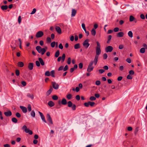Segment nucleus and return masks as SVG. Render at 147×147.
<instances>
[{
  "instance_id": "36",
  "label": "nucleus",
  "mask_w": 147,
  "mask_h": 147,
  "mask_svg": "<svg viewBox=\"0 0 147 147\" xmlns=\"http://www.w3.org/2000/svg\"><path fill=\"white\" fill-rule=\"evenodd\" d=\"M68 104V106L69 107H71L72 105H73L72 102L71 101H69L67 102Z\"/></svg>"
},
{
  "instance_id": "38",
  "label": "nucleus",
  "mask_w": 147,
  "mask_h": 147,
  "mask_svg": "<svg viewBox=\"0 0 147 147\" xmlns=\"http://www.w3.org/2000/svg\"><path fill=\"white\" fill-rule=\"evenodd\" d=\"M45 75L46 76H49L50 75V72L49 71H46L45 73Z\"/></svg>"
},
{
  "instance_id": "34",
  "label": "nucleus",
  "mask_w": 147,
  "mask_h": 147,
  "mask_svg": "<svg viewBox=\"0 0 147 147\" xmlns=\"http://www.w3.org/2000/svg\"><path fill=\"white\" fill-rule=\"evenodd\" d=\"M140 53H143L145 52V48L144 47L141 48L140 50Z\"/></svg>"
},
{
  "instance_id": "40",
  "label": "nucleus",
  "mask_w": 147,
  "mask_h": 147,
  "mask_svg": "<svg viewBox=\"0 0 147 147\" xmlns=\"http://www.w3.org/2000/svg\"><path fill=\"white\" fill-rule=\"evenodd\" d=\"M35 63L37 67H39L40 66V64L39 61H36L35 62Z\"/></svg>"
},
{
  "instance_id": "44",
  "label": "nucleus",
  "mask_w": 147,
  "mask_h": 147,
  "mask_svg": "<svg viewBox=\"0 0 147 147\" xmlns=\"http://www.w3.org/2000/svg\"><path fill=\"white\" fill-rule=\"evenodd\" d=\"M56 44V42L55 41H53L51 43V46L52 47H54L55 46V45Z\"/></svg>"
},
{
  "instance_id": "49",
  "label": "nucleus",
  "mask_w": 147,
  "mask_h": 147,
  "mask_svg": "<svg viewBox=\"0 0 147 147\" xmlns=\"http://www.w3.org/2000/svg\"><path fill=\"white\" fill-rule=\"evenodd\" d=\"M36 9H35V8L33 9L32 10V11L30 13V14H34L36 12Z\"/></svg>"
},
{
  "instance_id": "24",
  "label": "nucleus",
  "mask_w": 147,
  "mask_h": 147,
  "mask_svg": "<svg viewBox=\"0 0 147 147\" xmlns=\"http://www.w3.org/2000/svg\"><path fill=\"white\" fill-rule=\"evenodd\" d=\"M18 65L19 67H22L24 66V64L23 62L20 61L18 62Z\"/></svg>"
},
{
  "instance_id": "14",
  "label": "nucleus",
  "mask_w": 147,
  "mask_h": 147,
  "mask_svg": "<svg viewBox=\"0 0 147 147\" xmlns=\"http://www.w3.org/2000/svg\"><path fill=\"white\" fill-rule=\"evenodd\" d=\"M34 64L33 63H30L28 65V67L29 69L31 70L33 69Z\"/></svg>"
},
{
  "instance_id": "59",
  "label": "nucleus",
  "mask_w": 147,
  "mask_h": 147,
  "mask_svg": "<svg viewBox=\"0 0 147 147\" xmlns=\"http://www.w3.org/2000/svg\"><path fill=\"white\" fill-rule=\"evenodd\" d=\"M141 18L142 19H144L145 18L144 15L143 14H141L140 16Z\"/></svg>"
},
{
  "instance_id": "53",
  "label": "nucleus",
  "mask_w": 147,
  "mask_h": 147,
  "mask_svg": "<svg viewBox=\"0 0 147 147\" xmlns=\"http://www.w3.org/2000/svg\"><path fill=\"white\" fill-rule=\"evenodd\" d=\"M47 42H51V39L50 37H47Z\"/></svg>"
},
{
  "instance_id": "33",
  "label": "nucleus",
  "mask_w": 147,
  "mask_h": 147,
  "mask_svg": "<svg viewBox=\"0 0 147 147\" xmlns=\"http://www.w3.org/2000/svg\"><path fill=\"white\" fill-rule=\"evenodd\" d=\"M11 120L13 122L15 123H17L18 121L17 119L15 117L12 118Z\"/></svg>"
},
{
  "instance_id": "45",
  "label": "nucleus",
  "mask_w": 147,
  "mask_h": 147,
  "mask_svg": "<svg viewBox=\"0 0 147 147\" xmlns=\"http://www.w3.org/2000/svg\"><path fill=\"white\" fill-rule=\"evenodd\" d=\"M16 115L18 118H20L21 117V115L19 113H17L16 114Z\"/></svg>"
},
{
  "instance_id": "25",
  "label": "nucleus",
  "mask_w": 147,
  "mask_h": 147,
  "mask_svg": "<svg viewBox=\"0 0 147 147\" xmlns=\"http://www.w3.org/2000/svg\"><path fill=\"white\" fill-rule=\"evenodd\" d=\"M92 34L94 36L96 35V32L94 28H93L91 32Z\"/></svg>"
},
{
  "instance_id": "21",
  "label": "nucleus",
  "mask_w": 147,
  "mask_h": 147,
  "mask_svg": "<svg viewBox=\"0 0 147 147\" xmlns=\"http://www.w3.org/2000/svg\"><path fill=\"white\" fill-rule=\"evenodd\" d=\"M8 6L7 5H3L1 6V8L3 10H6L8 9Z\"/></svg>"
},
{
  "instance_id": "26",
  "label": "nucleus",
  "mask_w": 147,
  "mask_h": 147,
  "mask_svg": "<svg viewBox=\"0 0 147 147\" xmlns=\"http://www.w3.org/2000/svg\"><path fill=\"white\" fill-rule=\"evenodd\" d=\"M128 36L130 38H132L133 36V33L132 31H129L128 32Z\"/></svg>"
},
{
  "instance_id": "41",
  "label": "nucleus",
  "mask_w": 147,
  "mask_h": 147,
  "mask_svg": "<svg viewBox=\"0 0 147 147\" xmlns=\"http://www.w3.org/2000/svg\"><path fill=\"white\" fill-rule=\"evenodd\" d=\"M96 43L97 46L96 47V48L100 49V46L99 43L97 41L96 42Z\"/></svg>"
},
{
  "instance_id": "51",
  "label": "nucleus",
  "mask_w": 147,
  "mask_h": 147,
  "mask_svg": "<svg viewBox=\"0 0 147 147\" xmlns=\"http://www.w3.org/2000/svg\"><path fill=\"white\" fill-rule=\"evenodd\" d=\"M99 73L100 74H102L105 71V70L103 69H100L98 70Z\"/></svg>"
},
{
  "instance_id": "7",
  "label": "nucleus",
  "mask_w": 147,
  "mask_h": 147,
  "mask_svg": "<svg viewBox=\"0 0 147 147\" xmlns=\"http://www.w3.org/2000/svg\"><path fill=\"white\" fill-rule=\"evenodd\" d=\"M52 84L53 88L56 90L58 89L59 85L55 82H52Z\"/></svg>"
},
{
  "instance_id": "10",
  "label": "nucleus",
  "mask_w": 147,
  "mask_h": 147,
  "mask_svg": "<svg viewBox=\"0 0 147 147\" xmlns=\"http://www.w3.org/2000/svg\"><path fill=\"white\" fill-rule=\"evenodd\" d=\"M40 114L41 118L42 120L44 122L47 123V121L45 119V117L43 114L41 112L39 111L38 112Z\"/></svg>"
},
{
  "instance_id": "46",
  "label": "nucleus",
  "mask_w": 147,
  "mask_h": 147,
  "mask_svg": "<svg viewBox=\"0 0 147 147\" xmlns=\"http://www.w3.org/2000/svg\"><path fill=\"white\" fill-rule=\"evenodd\" d=\"M68 69V66L67 65H66L64 68L63 69V70L64 71H67Z\"/></svg>"
},
{
  "instance_id": "63",
  "label": "nucleus",
  "mask_w": 147,
  "mask_h": 147,
  "mask_svg": "<svg viewBox=\"0 0 147 147\" xmlns=\"http://www.w3.org/2000/svg\"><path fill=\"white\" fill-rule=\"evenodd\" d=\"M76 99L77 100H79L80 99V97L79 95H77L76 96Z\"/></svg>"
},
{
  "instance_id": "2",
  "label": "nucleus",
  "mask_w": 147,
  "mask_h": 147,
  "mask_svg": "<svg viewBox=\"0 0 147 147\" xmlns=\"http://www.w3.org/2000/svg\"><path fill=\"white\" fill-rule=\"evenodd\" d=\"M92 65L93 62L92 61H90L87 69V71L88 72H90L93 70L94 67L92 66Z\"/></svg>"
},
{
  "instance_id": "48",
  "label": "nucleus",
  "mask_w": 147,
  "mask_h": 147,
  "mask_svg": "<svg viewBox=\"0 0 147 147\" xmlns=\"http://www.w3.org/2000/svg\"><path fill=\"white\" fill-rule=\"evenodd\" d=\"M127 79L130 80L132 79V78L130 74H129L127 76Z\"/></svg>"
},
{
  "instance_id": "42",
  "label": "nucleus",
  "mask_w": 147,
  "mask_h": 147,
  "mask_svg": "<svg viewBox=\"0 0 147 147\" xmlns=\"http://www.w3.org/2000/svg\"><path fill=\"white\" fill-rule=\"evenodd\" d=\"M54 74H55V71H54V70H52L51 71V76L53 77H55V76L54 75Z\"/></svg>"
},
{
  "instance_id": "20",
  "label": "nucleus",
  "mask_w": 147,
  "mask_h": 147,
  "mask_svg": "<svg viewBox=\"0 0 147 147\" xmlns=\"http://www.w3.org/2000/svg\"><path fill=\"white\" fill-rule=\"evenodd\" d=\"M61 103L63 105H66L67 102L66 99L65 98H63L61 101Z\"/></svg>"
},
{
  "instance_id": "55",
  "label": "nucleus",
  "mask_w": 147,
  "mask_h": 147,
  "mask_svg": "<svg viewBox=\"0 0 147 147\" xmlns=\"http://www.w3.org/2000/svg\"><path fill=\"white\" fill-rule=\"evenodd\" d=\"M129 74L132 75H133L134 74V71L133 70H131L129 71Z\"/></svg>"
},
{
  "instance_id": "62",
  "label": "nucleus",
  "mask_w": 147,
  "mask_h": 147,
  "mask_svg": "<svg viewBox=\"0 0 147 147\" xmlns=\"http://www.w3.org/2000/svg\"><path fill=\"white\" fill-rule=\"evenodd\" d=\"M21 84L23 86H25L26 84V82L24 81H22Z\"/></svg>"
},
{
  "instance_id": "47",
  "label": "nucleus",
  "mask_w": 147,
  "mask_h": 147,
  "mask_svg": "<svg viewBox=\"0 0 147 147\" xmlns=\"http://www.w3.org/2000/svg\"><path fill=\"white\" fill-rule=\"evenodd\" d=\"M71 62V59L70 57H69L67 61V63L68 64H70Z\"/></svg>"
},
{
  "instance_id": "8",
  "label": "nucleus",
  "mask_w": 147,
  "mask_h": 147,
  "mask_svg": "<svg viewBox=\"0 0 147 147\" xmlns=\"http://www.w3.org/2000/svg\"><path fill=\"white\" fill-rule=\"evenodd\" d=\"M43 35V33L42 31H39L36 34V36L37 38L41 37Z\"/></svg>"
},
{
  "instance_id": "39",
  "label": "nucleus",
  "mask_w": 147,
  "mask_h": 147,
  "mask_svg": "<svg viewBox=\"0 0 147 147\" xmlns=\"http://www.w3.org/2000/svg\"><path fill=\"white\" fill-rule=\"evenodd\" d=\"M58 97L56 95H54L52 96V98L53 100H56L58 99Z\"/></svg>"
},
{
  "instance_id": "30",
  "label": "nucleus",
  "mask_w": 147,
  "mask_h": 147,
  "mask_svg": "<svg viewBox=\"0 0 147 147\" xmlns=\"http://www.w3.org/2000/svg\"><path fill=\"white\" fill-rule=\"evenodd\" d=\"M60 54L59 50H57L55 53V57H59Z\"/></svg>"
},
{
  "instance_id": "19",
  "label": "nucleus",
  "mask_w": 147,
  "mask_h": 147,
  "mask_svg": "<svg viewBox=\"0 0 147 147\" xmlns=\"http://www.w3.org/2000/svg\"><path fill=\"white\" fill-rule=\"evenodd\" d=\"M38 60L40 62V63L42 65H45V63L44 61H43V59L41 58H39L38 59Z\"/></svg>"
},
{
  "instance_id": "29",
  "label": "nucleus",
  "mask_w": 147,
  "mask_h": 147,
  "mask_svg": "<svg viewBox=\"0 0 147 147\" xmlns=\"http://www.w3.org/2000/svg\"><path fill=\"white\" fill-rule=\"evenodd\" d=\"M27 96L28 97H29L31 98L32 99H33L34 98V96L32 94H28L27 95Z\"/></svg>"
},
{
  "instance_id": "64",
  "label": "nucleus",
  "mask_w": 147,
  "mask_h": 147,
  "mask_svg": "<svg viewBox=\"0 0 147 147\" xmlns=\"http://www.w3.org/2000/svg\"><path fill=\"white\" fill-rule=\"evenodd\" d=\"M123 48V46L122 45H119V48L120 49H122Z\"/></svg>"
},
{
  "instance_id": "60",
  "label": "nucleus",
  "mask_w": 147,
  "mask_h": 147,
  "mask_svg": "<svg viewBox=\"0 0 147 147\" xmlns=\"http://www.w3.org/2000/svg\"><path fill=\"white\" fill-rule=\"evenodd\" d=\"M79 67L80 69H82L83 67V64L80 63L79 64Z\"/></svg>"
},
{
  "instance_id": "15",
  "label": "nucleus",
  "mask_w": 147,
  "mask_h": 147,
  "mask_svg": "<svg viewBox=\"0 0 147 147\" xmlns=\"http://www.w3.org/2000/svg\"><path fill=\"white\" fill-rule=\"evenodd\" d=\"M22 129H24L26 133H28L30 130L27 128V127L26 126L24 125L23 126L22 128Z\"/></svg>"
},
{
  "instance_id": "16",
  "label": "nucleus",
  "mask_w": 147,
  "mask_h": 147,
  "mask_svg": "<svg viewBox=\"0 0 147 147\" xmlns=\"http://www.w3.org/2000/svg\"><path fill=\"white\" fill-rule=\"evenodd\" d=\"M53 90V89L52 87H51L50 89H49L46 92V95L47 96H48L52 92V90Z\"/></svg>"
},
{
  "instance_id": "22",
  "label": "nucleus",
  "mask_w": 147,
  "mask_h": 147,
  "mask_svg": "<svg viewBox=\"0 0 147 147\" xmlns=\"http://www.w3.org/2000/svg\"><path fill=\"white\" fill-rule=\"evenodd\" d=\"M124 33L122 32L118 33L117 34V36L118 37H121L123 36Z\"/></svg>"
},
{
  "instance_id": "52",
  "label": "nucleus",
  "mask_w": 147,
  "mask_h": 147,
  "mask_svg": "<svg viewBox=\"0 0 147 147\" xmlns=\"http://www.w3.org/2000/svg\"><path fill=\"white\" fill-rule=\"evenodd\" d=\"M71 107L73 110H75L76 109V106L75 104H73Z\"/></svg>"
},
{
  "instance_id": "1",
  "label": "nucleus",
  "mask_w": 147,
  "mask_h": 147,
  "mask_svg": "<svg viewBox=\"0 0 147 147\" xmlns=\"http://www.w3.org/2000/svg\"><path fill=\"white\" fill-rule=\"evenodd\" d=\"M36 49L39 53H41L42 55H44L46 51L45 48H42L39 46H38L36 47Z\"/></svg>"
},
{
  "instance_id": "23",
  "label": "nucleus",
  "mask_w": 147,
  "mask_h": 147,
  "mask_svg": "<svg viewBox=\"0 0 147 147\" xmlns=\"http://www.w3.org/2000/svg\"><path fill=\"white\" fill-rule=\"evenodd\" d=\"M48 104V105L50 107H52L54 105V103L52 101H49Z\"/></svg>"
},
{
  "instance_id": "5",
  "label": "nucleus",
  "mask_w": 147,
  "mask_h": 147,
  "mask_svg": "<svg viewBox=\"0 0 147 147\" xmlns=\"http://www.w3.org/2000/svg\"><path fill=\"white\" fill-rule=\"evenodd\" d=\"M89 40L87 39L85 40L83 43V45L87 48L89 46L90 44L88 43Z\"/></svg>"
},
{
  "instance_id": "58",
  "label": "nucleus",
  "mask_w": 147,
  "mask_h": 147,
  "mask_svg": "<svg viewBox=\"0 0 147 147\" xmlns=\"http://www.w3.org/2000/svg\"><path fill=\"white\" fill-rule=\"evenodd\" d=\"M126 61L128 63H130L131 62V59L129 58L127 59L126 60Z\"/></svg>"
},
{
  "instance_id": "9",
  "label": "nucleus",
  "mask_w": 147,
  "mask_h": 147,
  "mask_svg": "<svg viewBox=\"0 0 147 147\" xmlns=\"http://www.w3.org/2000/svg\"><path fill=\"white\" fill-rule=\"evenodd\" d=\"M113 50V48L111 46H108L105 48V51L107 52H111Z\"/></svg>"
},
{
  "instance_id": "32",
  "label": "nucleus",
  "mask_w": 147,
  "mask_h": 147,
  "mask_svg": "<svg viewBox=\"0 0 147 147\" xmlns=\"http://www.w3.org/2000/svg\"><path fill=\"white\" fill-rule=\"evenodd\" d=\"M65 55L64 54H63L61 57V61L62 62H63L65 59Z\"/></svg>"
},
{
  "instance_id": "56",
  "label": "nucleus",
  "mask_w": 147,
  "mask_h": 147,
  "mask_svg": "<svg viewBox=\"0 0 147 147\" xmlns=\"http://www.w3.org/2000/svg\"><path fill=\"white\" fill-rule=\"evenodd\" d=\"M100 81L97 80L96 82V84L98 86L100 85Z\"/></svg>"
},
{
  "instance_id": "18",
  "label": "nucleus",
  "mask_w": 147,
  "mask_h": 147,
  "mask_svg": "<svg viewBox=\"0 0 147 147\" xmlns=\"http://www.w3.org/2000/svg\"><path fill=\"white\" fill-rule=\"evenodd\" d=\"M98 59V58L95 57L94 61H92L93 64L94 63L95 65H96L97 63Z\"/></svg>"
},
{
  "instance_id": "12",
  "label": "nucleus",
  "mask_w": 147,
  "mask_h": 147,
  "mask_svg": "<svg viewBox=\"0 0 147 147\" xmlns=\"http://www.w3.org/2000/svg\"><path fill=\"white\" fill-rule=\"evenodd\" d=\"M4 114L7 117L10 116L12 115L11 112L9 110L7 112H5Z\"/></svg>"
},
{
  "instance_id": "50",
  "label": "nucleus",
  "mask_w": 147,
  "mask_h": 147,
  "mask_svg": "<svg viewBox=\"0 0 147 147\" xmlns=\"http://www.w3.org/2000/svg\"><path fill=\"white\" fill-rule=\"evenodd\" d=\"M16 74L17 76H18L20 74L19 71L18 70H16Z\"/></svg>"
},
{
  "instance_id": "3",
  "label": "nucleus",
  "mask_w": 147,
  "mask_h": 147,
  "mask_svg": "<svg viewBox=\"0 0 147 147\" xmlns=\"http://www.w3.org/2000/svg\"><path fill=\"white\" fill-rule=\"evenodd\" d=\"M46 118L48 122L50 124H53V122L52 119L49 114L48 113L47 115Z\"/></svg>"
},
{
  "instance_id": "13",
  "label": "nucleus",
  "mask_w": 147,
  "mask_h": 147,
  "mask_svg": "<svg viewBox=\"0 0 147 147\" xmlns=\"http://www.w3.org/2000/svg\"><path fill=\"white\" fill-rule=\"evenodd\" d=\"M55 30L59 34L61 33V28L58 26H56L55 28Z\"/></svg>"
},
{
  "instance_id": "37",
  "label": "nucleus",
  "mask_w": 147,
  "mask_h": 147,
  "mask_svg": "<svg viewBox=\"0 0 147 147\" xmlns=\"http://www.w3.org/2000/svg\"><path fill=\"white\" fill-rule=\"evenodd\" d=\"M72 96V95L71 94H69L67 95V97L68 100H70Z\"/></svg>"
},
{
  "instance_id": "57",
  "label": "nucleus",
  "mask_w": 147,
  "mask_h": 147,
  "mask_svg": "<svg viewBox=\"0 0 147 147\" xmlns=\"http://www.w3.org/2000/svg\"><path fill=\"white\" fill-rule=\"evenodd\" d=\"M59 49H62L63 48V47L62 44L60 43L59 44Z\"/></svg>"
},
{
  "instance_id": "6",
  "label": "nucleus",
  "mask_w": 147,
  "mask_h": 147,
  "mask_svg": "<svg viewBox=\"0 0 147 147\" xmlns=\"http://www.w3.org/2000/svg\"><path fill=\"white\" fill-rule=\"evenodd\" d=\"M101 53V50L100 49L96 48V55L95 57H98V56Z\"/></svg>"
},
{
  "instance_id": "61",
  "label": "nucleus",
  "mask_w": 147,
  "mask_h": 147,
  "mask_svg": "<svg viewBox=\"0 0 147 147\" xmlns=\"http://www.w3.org/2000/svg\"><path fill=\"white\" fill-rule=\"evenodd\" d=\"M119 30V29L118 28L116 27L114 28V31L115 32H118Z\"/></svg>"
},
{
  "instance_id": "17",
  "label": "nucleus",
  "mask_w": 147,
  "mask_h": 147,
  "mask_svg": "<svg viewBox=\"0 0 147 147\" xmlns=\"http://www.w3.org/2000/svg\"><path fill=\"white\" fill-rule=\"evenodd\" d=\"M76 10L74 9H72V11H71V17H74V16L76 14Z\"/></svg>"
},
{
  "instance_id": "11",
  "label": "nucleus",
  "mask_w": 147,
  "mask_h": 147,
  "mask_svg": "<svg viewBox=\"0 0 147 147\" xmlns=\"http://www.w3.org/2000/svg\"><path fill=\"white\" fill-rule=\"evenodd\" d=\"M20 108L22 110V112L24 113H25L27 112V109L26 107L23 106H20Z\"/></svg>"
},
{
  "instance_id": "54",
  "label": "nucleus",
  "mask_w": 147,
  "mask_h": 147,
  "mask_svg": "<svg viewBox=\"0 0 147 147\" xmlns=\"http://www.w3.org/2000/svg\"><path fill=\"white\" fill-rule=\"evenodd\" d=\"M107 55L106 53H104L103 55V59H107Z\"/></svg>"
},
{
  "instance_id": "43",
  "label": "nucleus",
  "mask_w": 147,
  "mask_h": 147,
  "mask_svg": "<svg viewBox=\"0 0 147 147\" xmlns=\"http://www.w3.org/2000/svg\"><path fill=\"white\" fill-rule=\"evenodd\" d=\"M90 99L92 101L96 99V98L94 96H92L90 97Z\"/></svg>"
},
{
  "instance_id": "28",
  "label": "nucleus",
  "mask_w": 147,
  "mask_h": 147,
  "mask_svg": "<svg viewBox=\"0 0 147 147\" xmlns=\"http://www.w3.org/2000/svg\"><path fill=\"white\" fill-rule=\"evenodd\" d=\"M135 18L132 16H130L129 17V21L131 22L135 20Z\"/></svg>"
},
{
  "instance_id": "35",
  "label": "nucleus",
  "mask_w": 147,
  "mask_h": 147,
  "mask_svg": "<svg viewBox=\"0 0 147 147\" xmlns=\"http://www.w3.org/2000/svg\"><path fill=\"white\" fill-rule=\"evenodd\" d=\"M27 109L28 111L29 112H30L31 111V106L29 104L28 105V107H27Z\"/></svg>"
},
{
  "instance_id": "4",
  "label": "nucleus",
  "mask_w": 147,
  "mask_h": 147,
  "mask_svg": "<svg viewBox=\"0 0 147 147\" xmlns=\"http://www.w3.org/2000/svg\"><path fill=\"white\" fill-rule=\"evenodd\" d=\"M95 104V103L91 101H88L87 102L84 103V106L86 107H88L90 105L91 107H93Z\"/></svg>"
},
{
  "instance_id": "27",
  "label": "nucleus",
  "mask_w": 147,
  "mask_h": 147,
  "mask_svg": "<svg viewBox=\"0 0 147 147\" xmlns=\"http://www.w3.org/2000/svg\"><path fill=\"white\" fill-rule=\"evenodd\" d=\"M74 48L76 49H79L80 48V44L79 43H77L75 44L74 46Z\"/></svg>"
},
{
  "instance_id": "31",
  "label": "nucleus",
  "mask_w": 147,
  "mask_h": 147,
  "mask_svg": "<svg viewBox=\"0 0 147 147\" xmlns=\"http://www.w3.org/2000/svg\"><path fill=\"white\" fill-rule=\"evenodd\" d=\"M31 115L33 117H34L35 116V113L34 111H32L31 113H30Z\"/></svg>"
}]
</instances>
